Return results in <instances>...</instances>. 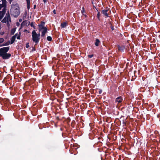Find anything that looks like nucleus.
I'll return each instance as SVG.
<instances>
[{"mask_svg": "<svg viewBox=\"0 0 160 160\" xmlns=\"http://www.w3.org/2000/svg\"><path fill=\"white\" fill-rule=\"evenodd\" d=\"M9 49V47L0 48V57H2L3 59H8L11 57V55L10 53H7Z\"/></svg>", "mask_w": 160, "mask_h": 160, "instance_id": "nucleus-1", "label": "nucleus"}, {"mask_svg": "<svg viewBox=\"0 0 160 160\" xmlns=\"http://www.w3.org/2000/svg\"><path fill=\"white\" fill-rule=\"evenodd\" d=\"M10 11L12 14L15 17H17L20 14V9L19 7L17 5H12Z\"/></svg>", "mask_w": 160, "mask_h": 160, "instance_id": "nucleus-2", "label": "nucleus"}, {"mask_svg": "<svg viewBox=\"0 0 160 160\" xmlns=\"http://www.w3.org/2000/svg\"><path fill=\"white\" fill-rule=\"evenodd\" d=\"M8 21H9L10 22H11L10 14L8 12L6 13L5 17L2 20V22L6 23Z\"/></svg>", "mask_w": 160, "mask_h": 160, "instance_id": "nucleus-3", "label": "nucleus"}, {"mask_svg": "<svg viewBox=\"0 0 160 160\" xmlns=\"http://www.w3.org/2000/svg\"><path fill=\"white\" fill-rule=\"evenodd\" d=\"M32 39L33 41L36 44L38 43L40 40V37H38L36 35H35L32 32Z\"/></svg>", "mask_w": 160, "mask_h": 160, "instance_id": "nucleus-4", "label": "nucleus"}, {"mask_svg": "<svg viewBox=\"0 0 160 160\" xmlns=\"http://www.w3.org/2000/svg\"><path fill=\"white\" fill-rule=\"evenodd\" d=\"M110 12V9L108 7H107L105 9L102 10V14L107 17H109V13Z\"/></svg>", "mask_w": 160, "mask_h": 160, "instance_id": "nucleus-5", "label": "nucleus"}, {"mask_svg": "<svg viewBox=\"0 0 160 160\" xmlns=\"http://www.w3.org/2000/svg\"><path fill=\"white\" fill-rule=\"evenodd\" d=\"M123 100V98L122 96H119L116 98L115 100V102L117 104L122 102Z\"/></svg>", "mask_w": 160, "mask_h": 160, "instance_id": "nucleus-6", "label": "nucleus"}, {"mask_svg": "<svg viewBox=\"0 0 160 160\" xmlns=\"http://www.w3.org/2000/svg\"><path fill=\"white\" fill-rule=\"evenodd\" d=\"M6 9L3 8L2 11H0V21L4 17L6 12Z\"/></svg>", "mask_w": 160, "mask_h": 160, "instance_id": "nucleus-7", "label": "nucleus"}, {"mask_svg": "<svg viewBox=\"0 0 160 160\" xmlns=\"http://www.w3.org/2000/svg\"><path fill=\"white\" fill-rule=\"evenodd\" d=\"M48 29L47 28L43 30L42 32V34L41 36L42 37H44L46 33L47 32Z\"/></svg>", "mask_w": 160, "mask_h": 160, "instance_id": "nucleus-8", "label": "nucleus"}, {"mask_svg": "<svg viewBox=\"0 0 160 160\" xmlns=\"http://www.w3.org/2000/svg\"><path fill=\"white\" fill-rule=\"evenodd\" d=\"M118 50L121 52H123L125 48V47L123 46H118Z\"/></svg>", "mask_w": 160, "mask_h": 160, "instance_id": "nucleus-9", "label": "nucleus"}, {"mask_svg": "<svg viewBox=\"0 0 160 160\" xmlns=\"http://www.w3.org/2000/svg\"><path fill=\"white\" fill-rule=\"evenodd\" d=\"M38 30L39 32L41 31L42 30H43L46 28H47L46 27H45V26H42V25H38Z\"/></svg>", "mask_w": 160, "mask_h": 160, "instance_id": "nucleus-10", "label": "nucleus"}, {"mask_svg": "<svg viewBox=\"0 0 160 160\" xmlns=\"http://www.w3.org/2000/svg\"><path fill=\"white\" fill-rule=\"evenodd\" d=\"M100 43V41L99 39L97 38L96 39L95 42V45L96 46H98Z\"/></svg>", "mask_w": 160, "mask_h": 160, "instance_id": "nucleus-11", "label": "nucleus"}, {"mask_svg": "<svg viewBox=\"0 0 160 160\" xmlns=\"http://www.w3.org/2000/svg\"><path fill=\"white\" fill-rule=\"evenodd\" d=\"M82 10H81V12L83 15L85 16V17L86 18L87 16L86 15V12H85V9L84 7H83L82 8Z\"/></svg>", "mask_w": 160, "mask_h": 160, "instance_id": "nucleus-12", "label": "nucleus"}, {"mask_svg": "<svg viewBox=\"0 0 160 160\" xmlns=\"http://www.w3.org/2000/svg\"><path fill=\"white\" fill-rule=\"evenodd\" d=\"M29 23H30V22H28ZM29 24H28V21L27 20H25L23 21L21 25H26L27 26Z\"/></svg>", "mask_w": 160, "mask_h": 160, "instance_id": "nucleus-13", "label": "nucleus"}, {"mask_svg": "<svg viewBox=\"0 0 160 160\" xmlns=\"http://www.w3.org/2000/svg\"><path fill=\"white\" fill-rule=\"evenodd\" d=\"M15 36H13L11 38L10 42L11 44H12L14 43L15 40Z\"/></svg>", "mask_w": 160, "mask_h": 160, "instance_id": "nucleus-14", "label": "nucleus"}, {"mask_svg": "<svg viewBox=\"0 0 160 160\" xmlns=\"http://www.w3.org/2000/svg\"><path fill=\"white\" fill-rule=\"evenodd\" d=\"M67 25V23L66 22H63L62 23L61 25V27L62 28H65Z\"/></svg>", "mask_w": 160, "mask_h": 160, "instance_id": "nucleus-15", "label": "nucleus"}, {"mask_svg": "<svg viewBox=\"0 0 160 160\" xmlns=\"http://www.w3.org/2000/svg\"><path fill=\"white\" fill-rule=\"evenodd\" d=\"M16 28H15L13 29H12L11 30V35H13L14 34V33L15 32V31L16 30Z\"/></svg>", "mask_w": 160, "mask_h": 160, "instance_id": "nucleus-16", "label": "nucleus"}, {"mask_svg": "<svg viewBox=\"0 0 160 160\" xmlns=\"http://www.w3.org/2000/svg\"><path fill=\"white\" fill-rule=\"evenodd\" d=\"M108 20H109V24H110V25H111L110 27L111 28V29H112V30H113L114 29V26H112V22H111L110 21L109 19H108Z\"/></svg>", "mask_w": 160, "mask_h": 160, "instance_id": "nucleus-17", "label": "nucleus"}, {"mask_svg": "<svg viewBox=\"0 0 160 160\" xmlns=\"http://www.w3.org/2000/svg\"><path fill=\"white\" fill-rule=\"evenodd\" d=\"M35 35H37V36L38 37H39L40 36V33H39L38 34H37L35 30H33L32 32Z\"/></svg>", "mask_w": 160, "mask_h": 160, "instance_id": "nucleus-18", "label": "nucleus"}, {"mask_svg": "<svg viewBox=\"0 0 160 160\" xmlns=\"http://www.w3.org/2000/svg\"><path fill=\"white\" fill-rule=\"evenodd\" d=\"M2 3L3 4V5L4 6H6L7 1L6 0H2Z\"/></svg>", "mask_w": 160, "mask_h": 160, "instance_id": "nucleus-19", "label": "nucleus"}, {"mask_svg": "<svg viewBox=\"0 0 160 160\" xmlns=\"http://www.w3.org/2000/svg\"><path fill=\"white\" fill-rule=\"evenodd\" d=\"M47 39L49 41H52V38L51 36H48L47 38Z\"/></svg>", "mask_w": 160, "mask_h": 160, "instance_id": "nucleus-20", "label": "nucleus"}, {"mask_svg": "<svg viewBox=\"0 0 160 160\" xmlns=\"http://www.w3.org/2000/svg\"><path fill=\"white\" fill-rule=\"evenodd\" d=\"M10 43V41H8L7 42H6L5 43H3V45L4 46H8L9 45Z\"/></svg>", "mask_w": 160, "mask_h": 160, "instance_id": "nucleus-21", "label": "nucleus"}, {"mask_svg": "<svg viewBox=\"0 0 160 160\" xmlns=\"http://www.w3.org/2000/svg\"><path fill=\"white\" fill-rule=\"evenodd\" d=\"M30 26L31 27H32L34 29H35V26H34V23L32 22L30 24Z\"/></svg>", "mask_w": 160, "mask_h": 160, "instance_id": "nucleus-22", "label": "nucleus"}, {"mask_svg": "<svg viewBox=\"0 0 160 160\" xmlns=\"http://www.w3.org/2000/svg\"><path fill=\"white\" fill-rule=\"evenodd\" d=\"M97 17H98V20L99 21L100 20V12H98V13L97 14Z\"/></svg>", "mask_w": 160, "mask_h": 160, "instance_id": "nucleus-23", "label": "nucleus"}, {"mask_svg": "<svg viewBox=\"0 0 160 160\" xmlns=\"http://www.w3.org/2000/svg\"><path fill=\"white\" fill-rule=\"evenodd\" d=\"M21 34V33L20 32H19V35L17 37V38L18 39H20V36Z\"/></svg>", "mask_w": 160, "mask_h": 160, "instance_id": "nucleus-24", "label": "nucleus"}, {"mask_svg": "<svg viewBox=\"0 0 160 160\" xmlns=\"http://www.w3.org/2000/svg\"><path fill=\"white\" fill-rule=\"evenodd\" d=\"M4 41V40L3 38H0V44L2 43Z\"/></svg>", "mask_w": 160, "mask_h": 160, "instance_id": "nucleus-25", "label": "nucleus"}, {"mask_svg": "<svg viewBox=\"0 0 160 160\" xmlns=\"http://www.w3.org/2000/svg\"><path fill=\"white\" fill-rule=\"evenodd\" d=\"M39 25H42V26H45V23L43 21H42L41 22L40 24H39Z\"/></svg>", "mask_w": 160, "mask_h": 160, "instance_id": "nucleus-26", "label": "nucleus"}, {"mask_svg": "<svg viewBox=\"0 0 160 160\" xmlns=\"http://www.w3.org/2000/svg\"><path fill=\"white\" fill-rule=\"evenodd\" d=\"M93 56V54L88 55V57L89 58H91Z\"/></svg>", "mask_w": 160, "mask_h": 160, "instance_id": "nucleus-27", "label": "nucleus"}, {"mask_svg": "<svg viewBox=\"0 0 160 160\" xmlns=\"http://www.w3.org/2000/svg\"><path fill=\"white\" fill-rule=\"evenodd\" d=\"M26 47L27 48H28L29 47V42L27 43L26 44Z\"/></svg>", "mask_w": 160, "mask_h": 160, "instance_id": "nucleus-28", "label": "nucleus"}, {"mask_svg": "<svg viewBox=\"0 0 160 160\" xmlns=\"http://www.w3.org/2000/svg\"><path fill=\"white\" fill-rule=\"evenodd\" d=\"M27 4H30V0H26Z\"/></svg>", "mask_w": 160, "mask_h": 160, "instance_id": "nucleus-29", "label": "nucleus"}, {"mask_svg": "<svg viewBox=\"0 0 160 160\" xmlns=\"http://www.w3.org/2000/svg\"><path fill=\"white\" fill-rule=\"evenodd\" d=\"M36 50V49L34 47H33L31 51V52H33L35 51Z\"/></svg>", "mask_w": 160, "mask_h": 160, "instance_id": "nucleus-30", "label": "nucleus"}, {"mask_svg": "<svg viewBox=\"0 0 160 160\" xmlns=\"http://www.w3.org/2000/svg\"><path fill=\"white\" fill-rule=\"evenodd\" d=\"M62 136L63 137V138H65V137H66V134L65 133H62Z\"/></svg>", "mask_w": 160, "mask_h": 160, "instance_id": "nucleus-31", "label": "nucleus"}, {"mask_svg": "<svg viewBox=\"0 0 160 160\" xmlns=\"http://www.w3.org/2000/svg\"><path fill=\"white\" fill-rule=\"evenodd\" d=\"M27 9L28 10H29L30 8V4H27Z\"/></svg>", "mask_w": 160, "mask_h": 160, "instance_id": "nucleus-32", "label": "nucleus"}, {"mask_svg": "<svg viewBox=\"0 0 160 160\" xmlns=\"http://www.w3.org/2000/svg\"><path fill=\"white\" fill-rule=\"evenodd\" d=\"M4 34V32H1L0 31V34L1 35H3Z\"/></svg>", "mask_w": 160, "mask_h": 160, "instance_id": "nucleus-33", "label": "nucleus"}, {"mask_svg": "<svg viewBox=\"0 0 160 160\" xmlns=\"http://www.w3.org/2000/svg\"><path fill=\"white\" fill-rule=\"evenodd\" d=\"M9 21H8V22H6L7 25V26L8 27H9L10 26V23H9Z\"/></svg>", "mask_w": 160, "mask_h": 160, "instance_id": "nucleus-34", "label": "nucleus"}, {"mask_svg": "<svg viewBox=\"0 0 160 160\" xmlns=\"http://www.w3.org/2000/svg\"><path fill=\"white\" fill-rule=\"evenodd\" d=\"M3 4L2 3V4H0V6H3L4 7H2V8L3 7V8H6V6H4L3 5Z\"/></svg>", "mask_w": 160, "mask_h": 160, "instance_id": "nucleus-35", "label": "nucleus"}, {"mask_svg": "<svg viewBox=\"0 0 160 160\" xmlns=\"http://www.w3.org/2000/svg\"><path fill=\"white\" fill-rule=\"evenodd\" d=\"M102 90H99V94H101L102 93Z\"/></svg>", "mask_w": 160, "mask_h": 160, "instance_id": "nucleus-36", "label": "nucleus"}, {"mask_svg": "<svg viewBox=\"0 0 160 160\" xmlns=\"http://www.w3.org/2000/svg\"><path fill=\"white\" fill-rule=\"evenodd\" d=\"M20 24H19V23L18 22H17L16 23V25L17 26H19V25Z\"/></svg>", "mask_w": 160, "mask_h": 160, "instance_id": "nucleus-37", "label": "nucleus"}, {"mask_svg": "<svg viewBox=\"0 0 160 160\" xmlns=\"http://www.w3.org/2000/svg\"><path fill=\"white\" fill-rule=\"evenodd\" d=\"M53 13H54V14H56V10H55V9H54L53 10Z\"/></svg>", "mask_w": 160, "mask_h": 160, "instance_id": "nucleus-38", "label": "nucleus"}, {"mask_svg": "<svg viewBox=\"0 0 160 160\" xmlns=\"http://www.w3.org/2000/svg\"><path fill=\"white\" fill-rule=\"evenodd\" d=\"M56 118L57 120H59V118L58 116Z\"/></svg>", "mask_w": 160, "mask_h": 160, "instance_id": "nucleus-39", "label": "nucleus"}, {"mask_svg": "<svg viewBox=\"0 0 160 160\" xmlns=\"http://www.w3.org/2000/svg\"><path fill=\"white\" fill-rule=\"evenodd\" d=\"M22 21V19H19V22H21Z\"/></svg>", "mask_w": 160, "mask_h": 160, "instance_id": "nucleus-40", "label": "nucleus"}, {"mask_svg": "<svg viewBox=\"0 0 160 160\" xmlns=\"http://www.w3.org/2000/svg\"><path fill=\"white\" fill-rule=\"evenodd\" d=\"M36 5H34L33 8H34V9H35V8H36Z\"/></svg>", "mask_w": 160, "mask_h": 160, "instance_id": "nucleus-41", "label": "nucleus"}, {"mask_svg": "<svg viewBox=\"0 0 160 160\" xmlns=\"http://www.w3.org/2000/svg\"><path fill=\"white\" fill-rule=\"evenodd\" d=\"M18 35V33H16L15 35H14V36H15V38H16L17 36Z\"/></svg>", "mask_w": 160, "mask_h": 160, "instance_id": "nucleus-42", "label": "nucleus"}, {"mask_svg": "<svg viewBox=\"0 0 160 160\" xmlns=\"http://www.w3.org/2000/svg\"><path fill=\"white\" fill-rule=\"evenodd\" d=\"M2 7H4V6H2ZM2 8V6H0V10Z\"/></svg>", "mask_w": 160, "mask_h": 160, "instance_id": "nucleus-43", "label": "nucleus"}, {"mask_svg": "<svg viewBox=\"0 0 160 160\" xmlns=\"http://www.w3.org/2000/svg\"><path fill=\"white\" fill-rule=\"evenodd\" d=\"M4 46V45H3V44L2 45H0V47H2V46Z\"/></svg>", "mask_w": 160, "mask_h": 160, "instance_id": "nucleus-44", "label": "nucleus"}, {"mask_svg": "<svg viewBox=\"0 0 160 160\" xmlns=\"http://www.w3.org/2000/svg\"><path fill=\"white\" fill-rule=\"evenodd\" d=\"M27 30L26 29H25L24 30V32L27 31Z\"/></svg>", "mask_w": 160, "mask_h": 160, "instance_id": "nucleus-45", "label": "nucleus"}]
</instances>
